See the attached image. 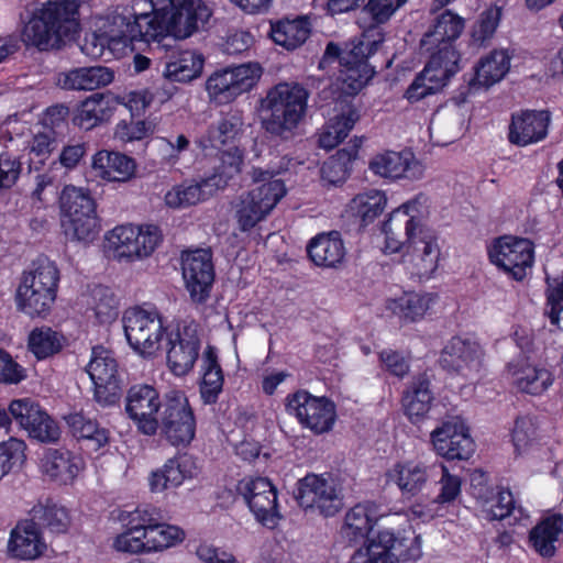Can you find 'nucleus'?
I'll return each mask as SVG.
<instances>
[{
	"mask_svg": "<svg viewBox=\"0 0 563 563\" xmlns=\"http://www.w3.org/2000/svg\"><path fill=\"white\" fill-rule=\"evenodd\" d=\"M252 179L262 184L241 196L236 205L235 218L242 232L252 230L265 220L287 191L284 181L273 179L269 170L253 167Z\"/></svg>",
	"mask_w": 563,
	"mask_h": 563,
	"instance_id": "obj_8",
	"label": "nucleus"
},
{
	"mask_svg": "<svg viewBox=\"0 0 563 563\" xmlns=\"http://www.w3.org/2000/svg\"><path fill=\"white\" fill-rule=\"evenodd\" d=\"M66 342L64 334L44 325L30 332L27 349L38 361H42L58 354Z\"/></svg>",
	"mask_w": 563,
	"mask_h": 563,
	"instance_id": "obj_54",
	"label": "nucleus"
},
{
	"mask_svg": "<svg viewBox=\"0 0 563 563\" xmlns=\"http://www.w3.org/2000/svg\"><path fill=\"white\" fill-rule=\"evenodd\" d=\"M483 356L484 351L476 341L456 335L445 344L439 362L444 371L467 376L479 371Z\"/></svg>",
	"mask_w": 563,
	"mask_h": 563,
	"instance_id": "obj_25",
	"label": "nucleus"
},
{
	"mask_svg": "<svg viewBox=\"0 0 563 563\" xmlns=\"http://www.w3.org/2000/svg\"><path fill=\"white\" fill-rule=\"evenodd\" d=\"M142 537L147 538L146 544L151 548V552H157L181 542L185 532L177 526L165 523L164 520H155Z\"/></svg>",
	"mask_w": 563,
	"mask_h": 563,
	"instance_id": "obj_56",
	"label": "nucleus"
},
{
	"mask_svg": "<svg viewBox=\"0 0 563 563\" xmlns=\"http://www.w3.org/2000/svg\"><path fill=\"white\" fill-rule=\"evenodd\" d=\"M119 518L125 527L124 531L142 534L155 520H165L163 511L150 505L137 507L134 511H122Z\"/></svg>",
	"mask_w": 563,
	"mask_h": 563,
	"instance_id": "obj_60",
	"label": "nucleus"
},
{
	"mask_svg": "<svg viewBox=\"0 0 563 563\" xmlns=\"http://www.w3.org/2000/svg\"><path fill=\"white\" fill-rule=\"evenodd\" d=\"M64 419L71 433L78 439L87 440L95 451L109 443V430L100 427L97 420L88 418L84 412H73Z\"/></svg>",
	"mask_w": 563,
	"mask_h": 563,
	"instance_id": "obj_50",
	"label": "nucleus"
},
{
	"mask_svg": "<svg viewBox=\"0 0 563 563\" xmlns=\"http://www.w3.org/2000/svg\"><path fill=\"white\" fill-rule=\"evenodd\" d=\"M9 410L32 441L54 444L60 439V428L42 406L31 398L13 399Z\"/></svg>",
	"mask_w": 563,
	"mask_h": 563,
	"instance_id": "obj_17",
	"label": "nucleus"
},
{
	"mask_svg": "<svg viewBox=\"0 0 563 563\" xmlns=\"http://www.w3.org/2000/svg\"><path fill=\"white\" fill-rule=\"evenodd\" d=\"M311 23L306 16L283 18L271 21L269 37L276 45L287 51H295L309 38Z\"/></svg>",
	"mask_w": 563,
	"mask_h": 563,
	"instance_id": "obj_41",
	"label": "nucleus"
},
{
	"mask_svg": "<svg viewBox=\"0 0 563 563\" xmlns=\"http://www.w3.org/2000/svg\"><path fill=\"white\" fill-rule=\"evenodd\" d=\"M262 75L258 64L246 63L214 71L206 82L212 101L224 104L250 91Z\"/></svg>",
	"mask_w": 563,
	"mask_h": 563,
	"instance_id": "obj_13",
	"label": "nucleus"
},
{
	"mask_svg": "<svg viewBox=\"0 0 563 563\" xmlns=\"http://www.w3.org/2000/svg\"><path fill=\"white\" fill-rule=\"evenodd\" d=\"M26 443L16 437L0 442V481L11 473L19 472L26 460Z\"/></svg>",
	"mask_w": 563,
	"mask_h": 563,
	"instance_id": "obj_57",
	"label": "nucleus"
},
{
	"mask_svg": "<svg viewBox=\"0 0 563 563\" xmlns=\"http://www.w3.org/2000/svg\"><path fill=\"white\" fill-rule=\"evenodd\" d=\"M362 140H354L353 145L340 148L335 155L328 158L321 166V180L323 186L336 187L346 181L354 159L357 157Z\"/></svg>",
	"mask_w": 563,
	"mask_h": 563,
	"instance_id": "obj_44",
	"label": "nucleus"
},
{
	"mask_svg": "<svg viewBox=\"0 0 563 563\" xmlns=\"http://www.w3.org/2000/svg\"><path fill=\"white\" fill-rule=\"evenodd\" d=\"M20 38L25 46L35 47L40 52L59 51L75 41L58 24L48 19L41 8L33 12Z\"/></svg>",
	"mask_w": 563,
	"mask_h": 563,
	"instance_id": "obj_23",
	"label": "nucleus"
},
{
	"mask_svg": "<svg viewBox=\"0 0 563 563\" xmlns=\"http://www.w3.org/2000/svg\"><path fill=\"white\" fill-rule=\"evenodd\" d=\"M114 71L106 66H91L71 69L58 76V85L66 90H95L110 85Z\"/></svg>",
	"mask_w": 563,
	"mask_h": 563,
	"instance_id": "obj_40",
	"label": "nucleus"
},
{
	"mask_svg": "<svg viewBox=\"0 0 563 563\" xmlns=\"http://www.w3.org/2000/svg\"><path fill=\"white\" fill-rule=\"evenodd\" d=\"M465 27V20L451 10H444L420 40V46L454 45Z\"/></svg>",
	"mask_w": 563,
	"mask_h": 563,
	"instance_id": "obj_46",
	"label": "nucleus"
},
{
	"mask_svg": "<svg viewBox=\"0 0 563 563\" xmlns=\"http://www.w3.org/2000/svg\"><path fill=\"white\" fill-rule=\"evenodd\" d=\"M408 0H367L364 2L363 12L371 18L372 25L362 34L361 37H355L349 42L339 44L341 47H345L346 44L353 42L369 43L378 41L377 48L384 42V33L380 25L387 23L391 16L404 7Z\"/></svg>",
	"mask_w": 563,
	"mask_h": 563,
	"instance_id": "obj_37",
	"label": "nucleus"
},
{
	"mask_svg": "<svg viewBox=\"0 0 563 563\" xmlns=\"http://www.w3.org/2000/svg\"><path fill=\"white\" fill-rule=\"evenodd\" d=\"M379 507L372 501L358 503L350 508L344 516L340 533L350 545L357 543L369 544L368 538L380 517Z\"/></svg>",
	"mask_w": 563,
	"mask_h": 563,
	"instance_id": "obj_30",
	"label": "nucleus"
},
{
	"mask_svg": "<svg viewBox=\"0 0 563 563\" xmlns=\"http://www.w3.org/2000/svg\"><path fill=\"white\" fill-rule=\"evenodd\" d=\"M34 268L24 271L19 285H26L40 291H49L57 295L59 271L57 265L48 258H38L33 263Z\"/></svg>",
	"mask_w": 563,
	"mask_h": 563,
	"instance_id": "obj_51",
	"label": "nucleus"
},
{
	"mask_svg": "<svg viewBox=\"0 0 563 563\" xmlns=\"http://www.w3.org/2000/svg\"><path fill=\"white\" fill-rule=\"evenodd\" d=\"M488 258L510 279L522 282L534 264V244L529 239L503 235L488 246Z\"/></svg>",
	"mask_w": 563,
	"mask_h": 563,
	"instance_id": "obj_12",
	"label": "nucleus"
},
{
	"mask_svg": "<svg viewBox=\"0 0 563 563\" xmlns=\"http://www.w3.org/2000/svg\"><path fill=\"white\" fill-rule=\"evenodd\" d=\"M434 467L423 462H399L386 472V478L388 483L397 485L402 496L411 498L423 489Z\"/></svg>",
	"mask_w": 563,
	"mask_h": 563,
	"instance_id": "obj_35",
	"label": "nucleus"
},
{
	"mask_svg": "<svg viewBox=\"0 0 563 563\" xmlns=\"http://www.w3.org/2000/svg\"><path fill=\"white\" fill-rule=\"evenodd\" d=\"M349 206L352 213L360 219L361 225L367 227L385 211L387 197L382 190L369 189L356 195Z\"/></svg>",
	"mask_w": 563,
	"mask_h": 563,
	"instance_id": "obj_53",
	"label": "nucleus"
},
{
	"mask_svg": "<svg viewBox=\"0 0 563 563\" xmlns=\"http://www.w3.org/2000/svg\"><path fill=\"white\" fill-rule=\"evenodd\" d=\"M14 299L19 311L31 318H45L49 313L56 296L49 291H40L29 288L26 285H19Z\"/></svg>",
	"mask_w": 563,
	"mask_h": 563,
	"instance_id": "obj_52",
	"label": "nucleus"
},
{
	"mask_svg": "<svg viewBox=\"0 0 563 563\" xmlns=\"http://www.w3.org/2000/svg\"><path fill=\"white\" fill-rule=\"evenodd\" d=\"M41 466L43 473L52 481L67 485L84 470L85 462L80 455L65 448L47 449L41 460Z\"/></svg>",
	"mask_w": 563,
	"mask_h": 563,
	"instance_id": "obj_32",
	"label": "nucleus"
},
{
	"mask_svg": "<svg viewBox=\"0 0 563 563\" xmlns=\"http://www.w3.org/2000/svg\"><path fill=\"white\" fill-rule=\"evenodd\" d=\"M415 202L408 201L394 209L388 219L382 223L385 234V251L396 253L406 249L412 252L421 262V273H433L438 267L440 249L434 232L421 224V221L410 214Z\"/></svg>",
	"mask_w": 563,
	"mask_h": 563,
	"instance_id": "obj_3",
	"label": "nucleus"
},
{
	"mask_svg": "<svg viewBox=\"0 0 563 563\" xmlns=\"http://www.w3.org/2000/svg\"><path fill=\"white\" fill-rule=\"evenodd\" d=\"M236 493L262 526L274 529L282 515L278 510L277 489L265 477H245L239 481Z\"/></svg>",
	"mask_w": 563,
	"mask_h": 563,
	"instance_id": "obj_16",
	"label": "nucleus"
},
{
	"mask_svg": "<svg viewBox=\"0 0 563 563\" xmlns=\"http://www.w3.org/2000/svg\"><path fill=\"white\" fill-rule=\"evenodd\" d=\"M152 13H136L129 5L117 7L107 19L104 38L92 35V49L88 43L82 51L100 56L104 43L109 45L135 46L137 43H161L168 35L187 38L203 27L211 16L202 0H151Z\"/></svg>",
	"mask_w": 563,
	"mask_h": 563,
	"instance_id": "obj_1",
	"label": "nucleus"
},
{
	"mask_svg": "<svg viewBox=\"0 0 563 563\" xmlns=\"http://www.w3.org/2000/svg\"><path fill=\"white\" fill-rule=\"evenodd\" d=\"M434 401L432 384L426 373L413 376L401 396L404 413L412 424H419L429 418Z\"/></svg>",
	"mask_w": 563,
	"mask_h": 563,
	"instance_id": "obj_27",
	"label": "nucleus"
},
{
	"mask_svg": "<svg viewBox=\"0 0 563 563\" xmlns=\"http://www.w3.org/2000/svg\"><path fill=\"white\" fill-rule=\"evenodd\" d=\"M70 110L65 104L48 107L41 120L43 129L57 137H64L68 131Z\"/></svg>",
	"mask_w": 563,
	"mask_h": 563,
	"instance_id": "obj_64",
	"label": "nucleus"
},
{
	"mask_svg": "<svg viewBox=\"0 0 563 563\" xmlns=\"http://www.w3.org/2000/svg\"><path fill=\"white\" fill-rule=\"evenodd\" d=\"M90 0H47L42 11L67 32L74 40L80 31V11Z\"/></svg>",
	"mask_w": 563,
	"mask_h": 563,
	"instance_id": "obj_43",
	"label": "nucleus"
},
{
	"mask_svg": "<svg viewBox=\"0 0 563 563\" xmlns=\"http://www.w3.org/2000/svg\"><path fill=\"white\" fill-rule=\"evenodd\" d=\"M201 349L198 325L194 322L178 325L168 335L167 365L176 376L187 375L195 366Z\"/></svg>",
	"mask_w": 563,
	"mask_h": 563,
	"instance_id": "obj_21",
	"label": "nucleus"
},
{
	"mask_svg": "<svg viewBox=\"0 0 563 563\" xmlns=\"http://www.w3.org/2000/svg\"><path fill=\"white\" fill-rule=\"evenodd\" d=\"M307 254L316 266L336 268L346 255L341 233L339 231L319 233L309 241Z\"/></svg>",
	"mask_w": 563,
	"mask_h": 563,
	"instance_id": "obj_36",
	"label": "nucleus"
},
{
	"mask_svg": "<svg viewBox=\"0 0 563 563\" xmlns=\"http://www.w3.org/2000/svg\"><path fill=\"white\" fill-rule=\"evenodd\" d=\"M205 59L195 51H183L166 63L164 76L168 81L189 82L200 76Z\"/></svg>",
	"mask_w": 563,
	"mask_h": 563,
	"instance_id": "obj_47",
	"label": "nucleus"
},
{
	"mask_svg": "<svg viewBox=\"0 0 563 563\" xmlns=\"http://www.w3.org/2000/svg\"><path fill=\"white\" fill-rule=\"evenodd\" d=\"M423 48L429 53V59L405 92L406 99L411 103L442 91L462 69L461 53L455 45L448 43Z\"/></svg>",
	"mask_w": 563,
	"mask_h": 563,
	"instance_id": "obj_5",
	"label": "nucleus"
},
{
	"mask_svg": "<svg viewBox=\"0 0 563 563\" xmlns=\"http://www.w3.org/2000/svg\"><path fill=\"white\" fill-rule=\"evenodd\" d=\"M292 496L303 511L323 518L335 517L344 508V488L331 473H308L297 481Z\"/></svg>",
	"mask_w": 563,
	"mask_h": 563,
	"instance_id": "obj_7",
	"label": "nucleus"
},
{
	"mask_svg": "<svg viewBox=\"0 0 563 563\" xmlns=\"http://www.w3.org/2000/svg\"><path fill=\"white\" fill-rule=\"evenodd\" d=\"M514 384L521 391L530 395L544 393L553 383V376L545 367L530 364L520 357L508 364Z\"/></svg>",
	"mask_w": 563,
	"mask_h": 563,
	"instance_id": "obj_39",
	"label": "nucleus"
},
{
	"mask_svg": "<svg viewBox=\"0 0 563 563\" xmlns=\"http://www.w3.org/2000/svg\"><path fill=\"white\" fill-rule=\"evenodd\" d=\"M285 407L287 412L295 415L305 428L316 434L329 432L336 419L333 401L327 397L312 396L306 390L288 395Z\"/></svg>",
	"mask_w": 563,
	"mask_h": 563,
	"instance_id": "obj_15",
	"label": "nucleus"
},
{
	"mask_svg": "<svg viewBox=\"0 0 563 563\" xmlns=\"http://www.w3.org/2000/svg\"><path fill=\"white\" fill-rule=\"evenodd\" d=\"M243 163L242 151L233 145L227 151H219L213 173L203 179L206 187L224 188L240 172Z\"/></svg>",
	"mask_w": 563,
	"mask_h": 563,
	"instance_id": "obj_49",
	"label": "nucleus"
},
{
	"mask_svg": "<svg viewBox=\"0 0 563 563\" xmlns=\"http://www.w3.org/2000/svg\"><path fill=\"white\" fill-rule=\"evenodd\" d=\"M563 532V515L551 514L542 518L530 531L529 542L543 558H552L556 552V542Z\"/></svg>",
	"mask_w": 563,
	"mask_h": 563,
	"instance_id": "obj_45",
	"label": "nucleus"
},
{
	"mask_svg": "<svg viewBox=\"0 0 563 563\" xmlns=\"http://www.w3.org/2000/svg\"><path fill=\"white\" fill-rule=\"evenodd\" d=\"M93 310L96 317L101 323H108L114 320L119 314L120 301L114 291L103 285H98L92 289Z\"/></svg>",
	"mask_w": 563,
	"mask_h": 563,
	"instance_id": "obj_59",
	"label": "nucleus"
},
{
	"mask_svg": "<svg viewBox=\"0 0 563 563\" xmlns=\"http://www.w3.org/2000/svg\"><path fill=\"white\" fill-rule=\"evenodd\" d=\"M378 42H353L341 47L331 41L319 60V69H327L335 63L340 66L339 76L323 91L332 99L333 110L336 111L327 125L336 134L335 137L345 140L360 118L352 102L376 74L369 58L377 52Z\"/></svg>",
	"mask_w": 563,
	"mask_h": 563,
	"instance_id": "obj_2",
	"label": "nucleus"
},
{
	"mask_svg": "<svg viewBox=\"0 0 563 563\" xmlns=\"http://www.w3.org/2000/svg\"><path fill=\"white\" fill-rule=\"evenodd\" d=\"M112 114L110 98L101 92H95L77 106L71 122L75 126L89 131L109 121Z\"/></svg>",
	"mask_w": 563,
	"mask_h": 563,
	"instance_id": "obj_42",
	"label": "nucleus"
},
{
	"mask_svg": "<svg viewBox=\"0 0 563 563\" xmlns=\"http://www.w3.org/2000/svg\"><path fill=\"white\" fill-rule=\"evenodd\" d=\"M389 308L405 321L415 322L423 317L428 309V302L423 296L408 292L394 299Z\"/></svg>",
	"mask_w": 563,
	"mask_h": 563,
	"instance_id": "obj_61",
	"label": "nucleus"
},
{
	"mask_svg": "<svg viewBox=\"0 0 563 563\" xmlns=\"http://www.w3.org/2000/svg\"><path fill=\"white\" fill-rule=\"evenodd\" d=\"M122 323L130 347L145 360L153 358L165 334L161 314L156 310L130 307L123 312Z\"/></svg>",
	"mask_w": 563,
	"mask_h": 563,
	"instance_id": "obj_9",
	"label": "nucleus"
},
{
	"mask_svg": "<svg viewBox=\"0 0 563 563\" xmlns=\"http://www.w3.org/2000/svg\"><path fill=\"white\" fill-rule=\"evenodd\" d=\"M27 520L42 533L52 534L66 533L71 523L69 510L53 498L40 499L30 509Z\"/></svg>",
	"mask_w": 563,
	"mask_h": 563,
	"instance_id": "obj_34",
	"label": "nucleus"
},
{
	"mask_svg": "<svg viewBox=\"0 0 563 563\" xmlns=\"http://www.w3.org/2000/svg\"><path fill=\"white\" fill-rule=\"evenodd\" d=\"M368 168L385 178L413 180L422 176V166L410 151H385L376 154L369 161Z\"/></svg>",
	"mask_w": 563,
	"mask_h": 563,
	"instance_id": "obj_29",
	"label": "nucleus"
},
{
	"mask_svg": "<svg viewBox=\"0 0 563 563\" xmlns=\"http://www.w3.org/2000/svg\"><path fill=\"white\" fill-rule=\"evenodd\" d=\"M367 559L363 563H400L421 558V537L412 530L379 529L366 544Z\"/></svg>",
	"mask_w": 563,
	"mask_h": 563,
	"instance_id": "obj_10",
	"label": "nucleus"
},
{
	"mask_svg": "<svg viewBox=\"0 0 563 563\" xmlns=\"http://www.w3.org/2000/svg\"><path fill=\"white\" fill-rule=\"evenodd\" d=\"M46 550L43 533L27 518L20 520L11 530L8 551L13 558L32 561L42 556Z\"/></svg>",
	"mask_w": 563,
	"mask_h": 563,
	"instance_id": "obj_33",
	"label": "nucleus"
},
{
	"mask_svg": "<svg viewBox=\"0 0 563 563\" xmlns=\"http://www.w3.org/2000/svg\"><path fill=\"white\" fill-rule=\"evenodd\" d=\"M243 163L242 151L233 145L227 151H219L213 173L203 179L206 187L224 188L240 172Z\"/></svg>",
	"mask_w": 563,
	"mask_h": 563,
	"instance_id": "obj_48",
	"label": "nucleus"
},
{
	"mask_svg": "<svg viewBox=\"0 0 563 563\" xmlns=\"http://www.w3.org/2000/svg\"><path fill=\"white\" fill-rule=\"evenodd\" d=\"M510 68V56L504 51H493L488 56L482 58L474 68V74L464 80L466 85H462L452 97L455 104L460 106L467 100L470 93L481 87H490L501 80Z\"/></svg>",
	"mask_w": 563,
	"mask_h": 563,
	"instance_id": "obj_24",
	"label": "nucleus"
},
{
	"mask_svg": "<svg viewBox=\"0 0 563 563\" xmlns=\"http://www.w3.org/2000/svg\"><path fill=\"white\" fill-rule=\"evenodd\" d=\"M551 115L545 110H522L511 114L508 140L525 147L544 140L548 135Z\"/></svg>",
	"mask_w": 563,
	"mask_h": 563,
	"instance_id": "obj_26",
	"label": "nucleus"
},
{
	"mask_svg": "<svg viewBox=\"0 0 563 563\" xmlns=\"http://www.w3.org/2000/svg\"><path fill=\"white\" fill-rule=\"evenodd\" d=\"M62 229L67 241L88 243L100 230L97 203L89 190L67 185L59 197Z\"/></svg>",
	"mask_w": 563,
	"mask_h": 563,
	"instance_id": "obj_6",
	"label": "nucleus"
},
{
	"mask_svg": "<svg viewBox=\"0 0 563 563\" xmlns=\"http://www.w3.org/2000/svg\"><path fill=\"white\" fill-rule=\"evenodd\" d=\"M309 91L298 82H279L262 99V128L271 141L290 143L308 109Z\"/></svg>",
	"mask_w": 563,
	"mask_h": 563,
	"instance_id": "obj_4",
	"label": "nucleus"
},
{
	"mask_svg": "<svg viewBox=\"0 0 563 563\" xmlns=\"http://www.w3.org/2000/svg\"><path fill=\"white\" fill-rule=\"evenodd\" d=\"M107 240L118 258H142L151 255L162 241L157 225H120L109 232Z\"/></svg>",
	"mask_w": 563,
	"mask_h": 563,
	"instance_id": "obj_18",
	"label": "nucleus"
},
{
	"mask_svg": "<svg viewBox=\"0 0 563 563\" xmlns=\"http://www.w3.org/2000/svg\"><path fill=\"white\" fill-rule=\"evenodd\" d=\"M136 167L133 157L117 151H98L91 161L95 176L107 181L126 183L135 177Z\"/></svg>",
	"mask_w": 563,
	"mask_h": 563,
	"instance_id": "obj_31",
	"label": "nucleus"
},
{
	"mask_svg": "<svg viewBox=\"0 0 563 563\" xmlns=\"http://www.w3.org/2000/svg\"><path fill=\"white\" fill-rule=\"evenodd\" d=\"M198 473L196 457L187 453L176 455L151 473L148 477L150 489L153 493H162L170 488H177L186 479L196 477Z\"/></svg>",
	"mask_w": 563,
	"mask_h": 563,
	"instance_id": "obj_28",
	"label": "nucleus"
},
{
	"mask_svg": "<svg viewBox=\"0 0 563 563\" xmlns=\"http://www.w3.org/2000/svg\"><path fill=\"white\" fill-rule=\"evenodd\" d=\"M203 186V183H183L174 186L165 195V202L170 208H184L196 205L205 199Z\"/></svg>",
	"mask_w": 563,
	"mask_h": 563,
	"instance_id": "obj_62",
	"label": "nucleus"
},
{
	"mask_svg": "<svg viewBox=\"0 0 563 563\" xmlns=\"http://www.w3.org/2000/svg\"><path fill=\"white\" fill-rule=\"evenodd\" d=\"M163 404L164 399L156 387L134 384L126 390L124 410L141 433L154 435L158 430V416Z\"/></svg>",
	"mask_w": 563,
	"mask_h": 563,
	"instance_id": "obj_19",
	"label": "nucleus"
},
{
	"mask_svg": "<svg viewBox=\"0 0 563 563\" xmlns=\"http://www.w3.org/2000/svg\"><path fill=\"white\" fill-rule=\"evenodd\" d=\"M162 435L174 446H187L196 434V417L186 395L172 390L164 397L158 416Z\"/></svg>",
	"mask_w": 563,
	"mask_h": 563,
	"instance_id": "obj_11",
	"label": "nucleus"
},
{
	"mask_svg": "<svg viewBox=\"0 0 563 563\" xmlns=\"http://www.w3.org/2000/svg\"><path fill=\"white\" fill-rule=\"evenodd\" d=\"M92 383L119 378L118 362L110 350L101 345L92 347L91 358L86 368Z\"/></svg>",
	"mask_w": 563,
	"mask_h": 563,
	"instance_id": "obj_58",
	"label": "nucleus"
},
{
	"mask_svg": "<svg viewBox=\"0 0 563 563\" xmlns=\"http://www.w3.org/2000/svg\"><path fill=\"white\" fill-rule=\"evenodd\" d=\"M501 15L503 10L497 5L484 10L472 26L470 45L477 48L487 47L496 33Z\"/></svg>",
	"mask_w": 563,
	"mask_h": 563,
	"instance_id": "obj_55",
	"label": "nucleus"
},
{
	"mask_svg": "<svg viewBox=\"0 0 563 563\" xmlns=\"http://www.w3.org/2000/svg\"><path fill=\"white\" fill-rule=\"evenodd\" d=\"M514 508L515 499L511 492L498 487L495 494L485 499L483 511L486 514L485 518L493 521L510 516Z\"/></svg>",
	"mask_w": 563,
	"mask_h": 563,
	"instance_id": "obj_63",
	"label": "nucleus"
},
{
	"mask_svg": "<svg viewBox=\"0 0 563 563\" xmlns=\"http://www.w3.org/2000/svg\"><path fill=\"white\" fill-rule=\"evenodd\" d=\"M244 124L243 112L231 108L222 112L220 119L209 125L206 135L196 141V144L202 151L209 147L219 148L222 145L233 143L242 132Z\"/></svg>",
	"mask_w": 563,
	"mask_h": 563,
	"instance_id": "obj_38",
	"label": "nucleus"
},
{
	"mask_svg": "<svg viewBox=\"0 0 563 563\" xmlns=\"http://www.w3.org/2000/svg\"><path fill=\"white\" fill-rule=\"evenodd\" d=\"M20 38L25 46L35 47L40 52L59 51L75 41L58 24L48 19L41 8L33 12Z\"/></svg>",
	"mask_w": 563,
	"mask_h": 563,
	"instance_id": "obj_22",
	"label": "nucleus"
},
{
	"mask_svg": "<svg viewBox=\"0 0 563 563\" xmlns=\"http://www.w3.org/2000/svg\"><path fill=\"white\" fill-rule=\"evenodd\" d=\"M180 260L183 278L190 299L199 305L207 302L216 278L211 249L183 251Z\"/></svg>",
	"mask_w": 563,
	"mask_h": 563,
	"instance_id": "obj_14",
	"label": "nucleus"
},
{
	"mask_svg": "<svg viewBox=\"0 0 563 563\" xmlns=\"http://www.w3.org/2000/svg\"><path fill=\"white\" fill-rule=\"evenodd\" d=\"M438 455L448 461H465L475 452V443L464 421L455 416L443 421L430 433Z\"/></svg>",
	"mask_w": 563,
	"mask_h": 563,
	"instance_id": "obj_20",
	"label": "nucleus"
}]
</instances>
